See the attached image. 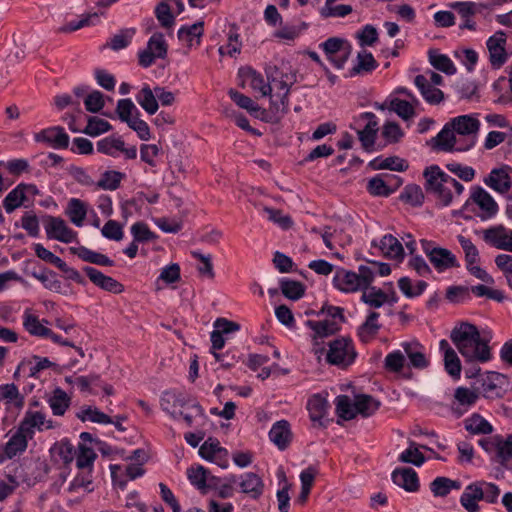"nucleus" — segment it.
Listing matches in <instances>:
<instances>
[{
    "instance_id": "f257e3e1",
    "label": "nucleus",
    "mask_w": 512,
    "mask_h": 512,
    "mask_svg": "<svg viewBox=\"0 0 512 512\" xmlns=\"http://www.w3.org/2000/svg\"><path fill=\"white\" fill-rule=\"evenodd\" d=\"M450 338L466 361L486 362L491 358L489 339L481 336L473 324L462 322L455 326Z\"/></svg>"
},
{
    "instance_id": "f03ea898",
    "label": "nucleus",
    "mask_w": 512,
    "mask_h": 512,
    "mask_svg": "<svg viewBox=\"0 0 512 512\" xmlns=\"http://www.w3.org/2000/svg\"><path fill=\"white\" fill-rule=\"evenodd\" d=\"M374 281V270L369 266L361 265L358 273L343 268L336 270L333 277L334 286L345 293L363 291Z\"/></svg>"
},
{
    "instance_id": "7ed1b4c3",
    "label": "nucleus",
    "mask_w": 512,
    "mask_h": 512,
    "mask_svg": "<svg viewBox=\"0 0 512 512\" xmlns=\"http://www.w3.org/2000/svg\"><path fill=\"white\" fill-rule=\"evenodd\" d=\"M266 77L270 85H274L277 89L282 90L283 94H277L280 102L271 99V109L275 112L286 113L288 111L289 99L288 95L290 87L297 82V75L295 71L285 72L278 66H268L265 69ZM273 98V96H270Z\"/></svg>"
},
{
    "instance_id": "20e7f679",
    "label": "nucleus",
    "mask_w": 512,
    "mask_h": 512,
    "mask_svg": "<svg viewBox=\"0 0 512 512\" xmlns=\"http://www.w3.org/2000/svg\"><path fill=\"white\" fill-rule=\"evenodd\" d=\"M423 175L426 179V191L433 194L441 205H449L452 200V193L450 184L446 183V179H450V175L444 173L436 165L426 168Z\"/></svg>"
},
{
    "instance_id": "39448f33",
    "label": "nucleus",
    "mask_w": 512,
    "mask_h": 512,
    "mask_svg": "<svg viewBox=\"0 0 512 512\" xmlns=\"http://www.w3.org/2000/svg\"><path fill=\"white\" fill-rule=\"evenodd\" d=\"M320 313L326 315L327 318L306 322V325L314 332V339L333 335L340 329V324L344 321L343 309L339 307L326 306L321 309Z\"/></svg>"
},
{
    "instance_id": "423d86ee",
    "label": "nucleus",
    "mask_w": 512,
    "mask_h": 512,
    "mask_svg": "<svg viewBox=\"0 0 512 512\" xmlns=\"http://www.w3.org/2000/svg\"><path fill=\"white\" fill-rule=\"evenodd\" d=\"M356 356L352 340L341 337L330 342L326 359L332 365L346 368L355 361Z\"/></svg>"
},
{
    "instance_id": "0eeeda50",
    "label": "nucleus",
    "mask_w": 512,
    "mask_h": 512,
    "mask_svg": "<svg viewBox=\"0 0 512 512\" xmlns=\"http://www.w3.org/2000/svg\"><path fill=\"white\" fill-rule=\"evenodd\" d=\"M453 130L463 137L464 144L457 147L459 152L467 151L474 146L480 123L469 115L455 117L449 122Z\"/></svg>"
},
{
    "instance_id": "6e6552de",
    "label": "nucleus",
    "mask_w": 512,
    "mask_h": 512,
    "mask_svg": "<svg viewBox=\"0 0 512 512\" xmlns=\"http://www.w3.org/2000/svg\"><path fill=\"white\" fill-rule=\"evenodd\" d=\"M168 45L165 41L164 35L160 32H155L147 42V47L139 52V64L144 67H150L155 59H164L167 56Z\"/></svg>"
},
{
    "instance_id": "1a4fd4ad",
    "label": "nucleus",
    "mask_w": 512,
    "mask_h": 512,
    "mask_svg": "<svg viewBox=\"0 0 512 512\" xmlns=\"http://www.w3.org/2000/svg\"><path fill=\"white\" fill-rule=\"evenodd\" d=\"M422 247L430 262L438 271L459 266L455 255L450 250L434 246L425 240L422 241Z\"/></svg>"
},
{
    "instance_id": "9d476101",
    "label": "nucleus",
    "mask_w": 512,
    "mask_h": 512,
    "mask_svg": "<svg viewBox=\"0 0 512 512\" xmlns=\"http://www.w3.org/2000/svg\"><path fill=\"white\" fill-rule=\"evenodd\" d=\"M322 46L328 60L338 69L344 66L352 50L347 41L336 37L327 39Z\"/></svg>"
},
{
    "instance_id": "9b49d317",
    "label": "nucleus",
    "mask_w": 512,
    "mask_h": 512,
    "mask_svg": "<svg viewBox=\"0 0 512 512\" xmlns=\"http://www.w3.org/2000/svg\"><path fill=\"white\" fill-rule=\"evenodd\" d=\"M229 480L238 484L241 492L251 499H258L263 494V480L255 473L247 472L242 474L240 477L230 476Z\"/></svg>"
},
{
    "instance_id": "f8f14e48",
    "label": "nucleus",
    "mask_w": 512,
    "mask_h": 512,
    "mask_svg": "<svg viewBox=\"0 0 512 512\" xmlns=\"http://www.w3.org/2000/svg\"><path fill=\"white\" fill-rule=\"evenodd\" d=\"M401 347L404 351L405 356L409 360V366L423 370L430 365V360L426 352V348L418 341L403 342Z\"/></svg>"
},
{
    "instance_id": "ddd939ff",
    "label": "nucleus",
    "mask_w": 512,
    "mask_h": 512,
    "mask_svg": "<svg viewBox=\"0 0 512 512\" xmlns=\"http://www.w3.org/2000/svg\"><path fill=\"white\" fill-rule=\"evenodd\" d=\"M53 422L46 419V415L40 411L27 410L23 419L19 424L21 431H24L30 439L34 436V430L42 431L44 429H52Z\"/></svg>"
},
{
    "instance_id": "4468645a",
    "label": "nucleus",
    "mask_w": 512,
    "mask_h": 512,
    "mask_svg": "<svg viewBox=\"0 0 512 512\" xmlns=\"http://www.w3.org/2000/svg\"><path fill=\"white\" fill-rule=\"evenodd\" d=\"M469 200L480 208L482 220H487L498 212V205L495 200L480 186L472 188Z\"/></svg>"
},
{
    "instance_id": "2eb2a0df",
    "label": "nucleus",
    "mask_w": 512,
    "mask_h": 512,
    "mask_svg": "<svg viewBox=\"0 0 512 512\" xmlns=\"http://www.w3.org/2000/svg\"><path fill=\"white\" fill-rule=\"evenodd\" d=\"M365 120H367L366 125L363 127V129L358 130L357 134L362 147L366 151H372L378 131V123L376 121L375 115L371 112L362 113L357 119V122Z\"/></svg>"
},
{
    "instance_id": "dca6fc26",
    "label": "nucleus",
    "mask_w": 512,
    "mask_h": 512,
    "mask_svg": "<svg viewBox=\"0 0 512 512\" xmlns=\"http://www.w3.org/2000/svg\"><path fill=\"white\" fill-rule=\"evenodd\" d=\"M479 394L470 388L458 387L454 393V401L452 403V412L457 417H461L470 409L478 400Z\"/></svg>"
},
{
    "instance_id": "f3484780",
    "label": "nucleus",
    "mask_w": 512,
    "mask_h": 512,
    "mask_svg": "<svg viewBox=\"0 0 512 512\" xmlns=\"http://www.w3.org/2000/svg\"><path fill=\"white\" fill-rule=\"evenodd\" d=\"M482 233L487 243L498 249L512 252V230L497 226L486 229Z\"/></svg>"
},
{
    "instance_id": "a211bd4d",
    "label": "nucleus",
    "mask_w": 512,
    "mask_h": 512,
    "mask_svg": "<svg viewBox=\"0 0 512 512\" xmlns=\"http://www.w3.org/2000/svg\"><path fill=\"white\" fill-rule=\"evenodd\" d=\"M506 37L503 32H497L487 41L490 62L494 68H500L507 60L505 51Z\"/></svg>"
},
{
    "instance_id": "6ab92c4d",
    "label": "nucleus",
    "mask_w": 512,
    "mask_h": 512,
    "mask_svg": "<svg viewBox=\"0 0 512 512\" xmlns=\"http://www.w3.org/2000/svg\"><path fill=\"white\" fill-rule=\"evenodd\" d=\"M84 272L91 282L105 291L115 294H120L124 291V286L120 282L91 266L84 267Z\"/></svg>"
},
{
    "instance_id": "aec40b11",
    "label": "nucleus",
    "mask_w": 512,
    "mask_h": 512,
    "mask_svg": "<svg viewBox=\"0 0 512 512\" xmlns=\"http://www.w3.org/2000/svg\"><path fill=\"white\" fill-rule=\"evenodd\" d=\"M386 180L376 176L369 180L367 189L375 196H389L393 193L402 183L401 179L394 175H385Z\"/></svg>"
},
{
    "instance_id": "412c9836",
    "label": "nucleus",
    "mask_w": 512,
    "mask_h": 512,
    "mask_svg": "<svg viewBox=\"0 0 512 512\" xmlns=\"http://www.w3.org/2000/svg\"><path fill=\"white\" fill-rule=\"evenodd\" d=\"M34 138L37 142L47 143L54 148H67L69 145V136L60 126L44 129L36 133Z\"/></svg>"
},
{
    "instance_id": "4be33fe9",
    "label": "nucleus",
    "mask_w": 512,
    "mask_h": 512,
    "mask_svg": "<svg viewBox=\"0 0 512 512\" xmlns=\"http://www.w3.org/2000/svg\"><path fill=\"white\" fill-rule=\"evenodd\" d=\"M29 439V436L18 427L17 431L11 436L3 448L2 460L13 459L24 453L27 449Z\"/></svg>"
},
{
    "instance_id": "5701e85b",
    "label": "nucleus",
    "mask_w": 512,
    "mask_h": 512,
    "mask_svg": "<svg viewBox=\"0 0 512 512\" xmlns=\"http://www.w3.org/2000/svg\"><path fill=\"white\" fill-rule=\"evenodd\" d=\"M393 482L407 492H416L419 489V479L412 468H398L392 472Z\"/></svg>"
},
{
    "instance_id": "b1692460",
    "label": "nucleus",
    "mask_w": 512,
    "mask_h": 512,
    "mask_svg": "<svg viewBox=\"0 0 512 512\" xmlns=\"http://www.w3.org/2000/svg\"><path fill=\"white\" fill-rule=\"evenodd\" d=\"M269 439L280 450H285L292 440L290 424L286 420H280L273 424L269 431Z\"/></svg>"
},
{
    "instance_id": "393cba45",
    "label": "nucleus",
    "mask_w": 512,
    "mask_h": 512,
    "mask_svg": "<svg viewBox=\"0 0 512 512\" xmlns=\"http://www.w3.org/2000/svg\"><path fill=\"white\" fill-rule=\"evenodd\" d=\"M483 492L479 486V482L469 484L463 491L460 497V504L467 512H479V501L482 500Z\"/></svg>"
},
{
    "instance_id": "a878e982",
    "label": "nucleus",
    "mask_w": 512,
    "mask_h": 512,
    "mask_svg": "<svg viewBox=\"0 0 512 512\" xmlns=\"http://www.w3.org/2000/svg\"><path fill=\"white\" fill-rule=\"evenodd\" d=\"M439 348L444 356L445 370L450 376L459 378L461 374V362L457 353L445 339L440 341Z\"/></svg>"
},
{
    "instance_id": "bb28decb",
    "label": "nucleus",
    "mask_w": 512,
    "mask_h": 512,
    "mask_svg": "<svg viewBox=\"0 0 512 512\" xmlns=\"http://www.w3.org/2000/svg\"><path fill=\"white\" fill-rule=\"evenodd\" d=\"M34 186L19 184L8 193L3 201V207L7 213L13 212L27 201V192L33 191Z\"/></svg>"
},
{
    "instance_id": "cd10ccee",
    "label": "nucleus",
    "mask_w": 512,
    "mask_h": 512,
    "mask_svg": "<svg viewBox=\"0 0 512 512\" xmlns=\"http://www.w3.org/2000/svg\"><path fill=\"white\" fill-rule=\"evenodd\" d=\"M23 326L31 335L50 337L54 342L60 341V336L43 326L38 317L31 314L28 310L24 313Z\"/></svg>"
},
{
    "instance_id": "c85d7f7f",
    "label": "nucleus",
    "mask_w": 512,
    "mask_h": 512,
    "mask_svg": "<svg viewBox=\"0 0 512 512\" xmlns=\"http://www.w3.org/2000/svg\"><path fill=\"white\" fill-rule=\"evenodd\" d=\"M485 184L495 191L504 194L511 188V178L505 168L493 169L484 180Z\"/></svg>"
},
{
    "instance_id": "c756f323",
    "label": "nucleus",
    "mask_w": 512,
    "mask_h": 512,
    "mask_svg": "<svg viewBox=\"0 0 512 512\" xmlns=\"http://www.w3.org/2000/svg\"><path fill=\"white\" fill-rule=\"evenodd\" d=\"M414 83L428 103L435 105L444 99V93L434 87L424 75H417Z\"/></svg>"
},
{
    "instance_id": "7c9ffc66",
    "label": "nucleus",
    "mask_w": 512,
    "mask_h": 512,
    "mask_svg": "<svg viewBox=\"0 0 512 512\" xmlns=\"http://www.w3.org/2000/svg\"><path fill=\"white\" fill-rule=\"evenodd\" d=\"M381 252L388 258L402 261L404 258V248L402 243L392 235H385L378 245Z\"/></svg>"
},
{
    "instance_id": "2f4dec72",
    "label": "nucleus",
    "mask_w": 512,
    "mask_h": 512,
    "mask_svg": "<svg viewBox=\"0 0 512 512\" xmlns=\"http://www.w3.org/2000/svg\"><path fill=\"white\" fill-rule=\"evenodd\" d=\"M0 401H3L8 408L21 410L24 406V396L13 383L0 386Z\"/></svg>"
},
{
    "instance_id": "473e14b6",
    "label": "nucleus",
    "mask_w": 512,
    "mask_h": 512,
    "mask_svg": "<svg viewBox=\"0 0 512 512\" xmlns=\"http://www.w3.org/2000/svg\"><path fill=\"white\" fill-rule=\"evenodd\" d=\"M465 429L474 435H488L493 432V426L480 414L474 413L464 420Z\"/></svg>"
},
{
    "instance_id": "72a5a7b5",
    "label": "nucleus",
    "mask_w": 512,
    "mask_h": 512,
    "mask_svg": "<svg viewBox=\"0 0 512 512\" xmlns=\"http://www.w3.org/2000/svg\"><path fill=\"white\" fill-rule=\"evenodd\" d=\"M136 101L149 115L155 114L159 108L156 93L148 85L138 92Z\"/></svg>"
},
{
    "instance_id": "f704fd0d",
    "label": "nucleus",
    "mask_w": 512,
    "mask_h": 512,
    "mask_svg": "<svg viewBox=\"0 0 512 512\" xmlns=\"http://www.w3.org/2000/svg\"><path fill=\"white\" fill-rule=\"evenodd\" d=\"M243 75L246 80H249L250 87L253 90H258L261 96H271L272 86L270 82L265 83L263 76L252 68H246L243 70Z\"/></svg>"
},
{
    "instance_id": "c9c22d12",
    "label": "nucleus",
    "mask_w": 512,
    "mask_h": 512,
    "mask_svg": "<svg viewBox=\"0 0 512 512\" xmlns=\"http://www.w3.org/2000/svg\"><path fill=\"white\" fill-rule=\"evenodd\" d=\"M460 487L459 481L447 477H437L430 484V490L435 497H445L451 490H458Z\"/></svg>"
},
{
    "instance_id": "e433bc0d",
    "label": "nucleus",
    "mask_w": 512,
    "mask_h": 512,
    "mask_svg": "<svg viewBox=\"0 0 512 512\" xmlns=\"http://www.w3.org/2000/svg\"><path fill=\"white\" fill-rule=\"evenodd\" d=\"M88 213V205L80 199L72 198L66 207V214L73 224H81Z\"/></svg>"
},
{
    "instance_id": "4c0bfd02",
    "label": "nucleus",
    "mask_w": 512,
    "mask_h": 512,
    "mask_svg": "<svg viewBox=\"0 0 512 512\" xmlns=\"http://www.w3.org/2000/svg\"><path fill=\"white\" fill-rule=\"evenodd\" d=\"M46 235L50 240H57L63 243H72L77 239V233L69 226H45Z\"/></svg>"
},
{
    "instance_id": "58836bf2",
    "label": "nucleus",
    "mask_w": 512,
    "mask_h": 512,
    "mask_svg": "<svg viewBox=\"0 0 512 512\" xmlns=\"http://www.w3.org/2000/svg\"><path fill=\"white\" fill-rule=\"evenodd\" d=\"M48 403L54 415L62 416L70 405V397L62 389L56 388Z\"/></svg>"
},
{
    "instance_id": "ea45409f",
    "label": "nucleus",
    "mask_w": 512,
    "mask_h": 512,
    "mask_svg": "<svg viewBox=\"0 0 512 512\" xmlns=\"http://www.w3.org/2000/svg\"><path fill=\"white\" fill-rule=\"evenodd\" d=\"M76 466L81 470L92 471L97 457L95 451L85 444H80L76 451Z\"/></svg>"
},
{
    "instance_id": "a19ab883",
    "label": "nucleus",
    "mask_w": 512,
    "mask_h": 512,
    "mask_svg": "<svg viewBox=\"0 0 512 512\" xmlns=\"http://www.w3.org/2000/svg\"><path fill=\"white\" fill-rule=\"evenodd\" d=\"M280 289L286 298L293 301L299 300L305 293V286L301 282L288 278L280 280Z\"/></svg>"
},
{
    "instance_id": "79ce46f5",
    "label": "nucleus",
    "mask_w": 512,
    "mask_h": 512,
    "mask_svg": "<svg viewBox=\"0 0 512 512\" xmlns=\"http://www.w3.org/2000/svg\"><path fill=\"white\" fill-rule=\"evenodd\" d=\"M336 413L343 420H351L357 414L355 400L352 402L347 395H339L335 400Z\"/></svg>"
},
{
    "instance_id": "37998d69",
    "label": "nucleus",
    "mask_w": 512,
    "mask_h": 512,
    "mask_svg": "<svg viewBox=\"0 0 512 512\" xmlns=\"http://www.w3.org/2000/svg\"><path fill=\"white\" fill-rule=\"evenodd\" d=\"M379 314L377 312H371L366 321L359 327L358 335L362 342L370 341L378 332L380 325L378 324Z\"/></svg>"
},
{
    "instance_id": "c03bdc74",
    "label": "nucleus",
    "mask_w": 512,
    "mask_h": 512,
    "mask_svg": "<svg viewBox=\"0 0 512 512\" xmlns=\"http://www.w3.org/2000/svg\"><path fill=\"white\" fill-rule=\"evenodd\" d=\"M203 25L202 21H199L191 26H183L178 30V38L181 41L187 42L189 46L193 45V41L196 40V43H200V39L203 35Z\"/></svg>"
},
{
    "instance_id": "a18cd8bd",
    "label": "nucleus",
    "mask_w": 512,
    "mask_h": 512,
    "mask_svg": "<svg viewBox=\"0 0 512 512\" xmlns=\"http://www.w3.org/2000/svg\"><path fill=\"white\" fill-rule=\"evenodd\" d=\"M398 287L406 297L414 298L424 292L427 283L423 280H419L414 284L409 277H402L398 281Z\"/></svg>"
},
{
    "instance_id": "49530a36",
    "label": "nucleus",
    "mask_w": 512,
    "mask_h": 512,
    "mask_svg": "<svg viewBox=\"0 0 512 512\" xmlns=\"http://www.w3.org/2000/svg\"><path fill=\"white\" fill-rule=\"evenodd\" d=\"M452 127L447 123L443 129L430 140L434 150L443 152H452L451 146Z\"/></svg>"
},
{
    "instance_id": "de8ad7c7",
    "label": "nucleus",
    "mask_w": 512,
    "mask_h": 512,
    "mask_svg": "<svg viewBox=\"0 0 512 512\" xmlns=\"http://www.w3.org/2000/svg\"><path fill=\"white\" fill-rule=\"evenodd\" d=\"M361 300L373 308H380L388 301V295L379 288L368 287L363 290Z\"/></svg>"
},
{
    "instance_id": "09e8293b",
    "label": "nucleus",
    "mask_w": 512,
    "mask_h": 512,
    "mask_svg": "<svg viewBox=\"0 0 512 512\" xmlns=\"http://www.w3.org/2000/svg\"><path fill=\"white\" fill-rule=\"evenodd\" d=\"M307 408L310 413V418L313 421H319L327 413L328 402L324 397L320 395H314L309 399Z\"/></svg>"
},
{
    "instance_id": "8fccbe9b",
    "label": "nucleus",
    "mask_w": 512,
    "mask_h": 512,
    "mask_svg": "<svg viewBox=\"0 0 512 512\" xmlns=\"http://www.w3.org/2000/svg\"><path fill=\"white\" fill-rule=\"evenodd\" d=\"M358 63L350 70V76H355L363 72H371L377 67V62L373 55L365 50L357 55Z\"/></svg>"
},
{
    "instance_id": "3c124183",
    "label": "nucleus",
    "mask_w": 512,
    "mask_h": 512,
    "mask_svg": "<svg viewBox=\"0 0 512 512\" xmlns=\"http://www.w3.org/2000/svg\"><path fill=\"white\" fill-rule=\"evenodd\" d=\"M70 492H80L81 490L88 493L94 490L92 481V471H82L69 484Z\"/></svg>"
},
{
    "instance_id": "603ef678",
    "label": "nucleus",
    "mask_w": 512,
    "mask_h": 512,
    "mask_svg": "<svg viewBox=\"0 0 512 512\" xmlns=\"http://www.w3.org/2000/svg\"><path fill=\"white\" fill-rule=\"evenodd\" d=\"M355 405L358 414L368 417L379 408L380 402L369 395L361 394L355 397Z\"/></svg>"
},
{
    "instance_id": "864d4df0",
    "label": "nucleus",
    "mask_w": 512,
    "mask_h": 512,
    "mask_svg": "<svg viewBox=\"0 0 512 512\" xmlns=\"http://www.w3.org/2000/svg\"><path fill=\"white\" fill-rule=\"evenodd\" d=\"M116 113L122 122L129 123L135 119V115L139 116L140 112L131 99H121L117 102Z\"/></svg>"
},
{
    "instance_id": "5fc2aeb1",
    "label": "nucleus",
    "mask_w": 512,
    "mask_h": 512,
    "mask_svg": "<svg viewBox=\"0 0 512 512\" xmlns=\"http://www.w3.org/2000/svg\"><path fill=\"white\" fill-rule=\"evenodd\" d=\"M77 417L82 421H91L98 424L112 423V419L107 414L92 406L82 408Z\"/></svg>"
},
{
    "instance_id": "6e6d98bb",
    "label": "nucleus",
    "mask_w": 512,
    "mask_h": 512,
    "mask_svg": "<svg viewBox=\"0 0 512 512\" xmlns=\"http://www.w3.org/2000/svg\"><path fill=\"white\" fill-rule=\"evenodd\" d=\"M155 16L160 25L165 28H171L175 23V17L171 12V6L168 0H163L155 8Z\"/></svg>"
},
{
    "instance_id": "4d7b16f0",
    "label": "nucleus",
    "mask_w": 512,
    "mask_h": 512,
    "mask_svg": "<svg viewBox=\"0 0 512 512\" xmlns=\"http://www.w3.org/2000/svg\"><path fill=\"white\" fill-rule=\"evenodd\" d=\"M400 199L411 206H419L423 203L424 194L420 186L407 185L400 195Z\"/></svg>"
},
{
    "instance_id": "13d9d810",
    "label": "nucleus",
    "mask_w": 512,
    "mask_h": 512,
    "mask_svg": "<svg viewBox=\"0 0 512 512\" xmlns=\"http://www.w3.org/2000/svg\"><path fill=\"white\" fill-rule=\"evenodd\" d=\"M370 165L375 170H378V169H390V170H393V171H404L408 167L406 162L403 159H401V158H399L397 156L388 157V158H386L384 160H381V161H379L378 159H375V160L370 162Z\"/></svg>"
},
{
    "instance_id": "bf43d9fd",
    "label": "nucleus",
    "mask_w": 512,
    "mask_h": 512,
    "mask_svg": "<svg viewBox=\"0 0 512 512\" xmlns=\"http://www.w3.org/2000/svg\"><path fill=\"white\" fill-rule=\"evenodd\" d=\"M229 96L242 109L247 110L252 115H257L261 108L248 96L230 89Z\"/></svg>"
},
{
    "instance_id": "052dcab7",
    "label": "nucleus",
    "mask_w": 512,
    "mask_h": 512,
    "mask_svg": "<svg viewBox=\"0 0 512 512\" xmlns=\"http://www.w3.org/2000/svg\"><path fill=\"white\" fill-rule=\"evenodd\" d=\"M124 174L118 171H106L102 174L101 179L96 186L104 190H115L119 187Z\"/></svg>"
},
{
    "instance_id": "680f3d73",
    "label": "nucleus",
    "mask_w": 512,
    "mask_h": 512,
    "mask_svg": "<svg viewBox=\"0 0 512 512\" xmlns=\"http://www.w3.org/2000/svg\"><path fill=\"white\" fill-rule=\"evenodd\" d=\"M183 405V399H181L180 396L175 393H164V395L161 398L162 409L169 413L175 419L178 418V412L176 408L182 407Z\"/></svg>"
},
{
    "instance_id": "e2e57ef3",
    "label": "nucleus",
    "mask_w": 512,
    "mask_h": 512,
    "mask_svg": "<svg viewBox=\"0 0 512 512\" xmlns=\"http://www.w3.org/2000/svg\"><path fill=\"white\" fill-rule=\"evenodd\" d=\"M429 59H430L431 65L435 69H437L445 74L453 75L456 72V68H455L453 62L451 61V59L448 56H446L444 54L430 53Z\"/></svg>"
},
{
    "instance_id": "0e129e2a",
    "label": "nucleus",
    "mask_w": 512,
    "mask_h": 512,
    "mask_svg": "<svg viewBox=\"0 0 512 512\" xmlns=\"http://www.w3.org/2000/svg\"><path fill=\"white\" fill-rule=\"evenodd\" d=\"M389 109L403 120H408L415 115L412 103L398 98H394L390 101Z\"/></svg>"
},
{
    "instance_id": "69168bd1",
    "label": "nucleus",
    "mask_w": 512,
    "mask_h": 512,
    "mask_svg": "<svg viewBox=\"0 0 512 512\" xmlns=\"http://www.w3.org/2000/svg\"><path fill=\"white\" fill-rule=\"evenodd\" d=\"M135 32L134 28L122 29L110 39L108 45L115 51L123 49L129 45Z\"/></svg>"
},
{
    "instance_id": "338daca9",
    "label": "nucleus",
    "mask_w": 512,
    "mask_h": 512,
    "mask_svg": "<svg viewBox=\"0 0 512 512\" xmlns=\"http://www.w3.org/2000/svg\"><path fill=\"white\" fill-rule=\"evenodd\" d=\"M399 461L402 463H411L415 466H421L424 461V455L419 451L415 443H411L410 446L399 455Z\"/></svg>"
},
{
    "instance_id": "774afa93",
    "label": "nucleus",
    "mask_w": 512,
    "mask_h": 512,
    "mask_svg": "<svg viewBox=\"0 0 512 512\" xmlns=\"http://www.w3.org/2000/svg\"><path fill=\"white\" fill-rule=\"evenodd\" d=\"M112 128L110 123L98 117H90L83 132L90 136H98L102 133L109 131Z\"/></svg>"
}]
</instances>
